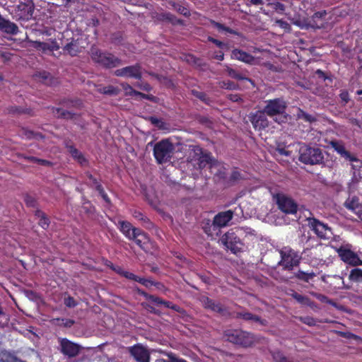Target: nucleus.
<instances>
[{"instance_id":"62","label":"nucleus","mask_w":362,"mask_h":362,"mask_svg":"<svg viewBox=\"0 0 362 362\" xmlns=\"http://www.w3.org/2000/svg\"><path fill=\"white\" fill-rule=\"evenodd\" d=\"M339 98L342 102L346 104L349 101V94L347 90H343L339 94Z\"/></svg>"},{"instance_id":"56","label":"nucleus","mask_w":362,"mask_h":362,"mask_svg":"<svg viewBox=\"0 0 362 362\" xmlns=\"http://www.w3.org/2000/svg\"><path fill=\"white\" fill-rule=\"evenodd\" d=\"M313 296L317 299L319 300L320 302L322 303H329V304H331L332 303V301L331 300L327 297L324 294H321V293H313Z\"/></svg>"},{"instance_id":"44","label":"nucleus","mask_w":362,"mask_h":362,"mask_svg":"<svg viewBox=\"0 0 362 362\" xmlns=\"http://www.w3.org/2000/svg\"><path fill=\"white\" fill-rule=\"evenodd\" d=\"M121 86L123 88V90L125 91V95H130V96H137V94H139V91L134 90L132 86H130L127 83H122Z\"/></svg>"},{"instance_id":"41","label":"nucleus","mask_w":362,"mask_h":362,"mask_svg":"<svg viewBox=\"0 0 362 362\" xmlns=\"http://www.w3.org/2000/svg\"><path fill=\"white\" fill-rule=\"evenodd\" d=\"M291 296L298 303H299L302 305H310L311 300L308 297H307L305 296H303L296 291H293V293L291 294Z\"/></svg>"},{"instance_id":"19","label":"nucleus","mask_w":362,"mask_h":362,"mask_svg":"<svg viewBox=\"0 0 362 362\" xmlns=\"http://www.w3.org/2000/svg\"><path fill=\"white\" fill-rule=\"evenodd\" d=\"M129 352L136 362H150V352L140 344L130 346Z\"/></svg>"},{"instance_id":"12","label":"nucleus","mask_w":362,"mask_h":362,"mask_svg":"<svg viewBox=\"0 0 362 362\" xmlns=\"http://www.w3.org/2000/svg\"><path fill=\"white\" fill-rule=\"evenodd\" d=\"M265 103L263 110L270 117L284 113L287 107L286 101L281 98L267 100Z\"/></svg>"},{"instance_id":"48","label":"nucleus","mask_w":362,"mask_h":362,"mask_svg":"<svg viewBox=\"0 0 362 362\" xmlns=\"http://www.w3.org/2000/svg\"><path fill=\"white\" fill-rule=\"evenodd\" d=\"M299 319L301 322L308 326H315L317 322V320L316 319L310 316L300 317Z\"/></svg>"},{"instance_id":"45","label":"nucleus","mask_w":362,"mask_h":362,"mask_svg":"<svg viewBox=\"0 0 362 362\" xmlns=\"http://www.w3.org/2000/svg\"><path fill=\"white\" fill-rule=\"evenodd\" d=\"M24 202H25L26 206L28 207H33V208L37 207V199L34 197H33L28 194H26L24 196Z\"/></svg>"},{"instance_id":"16","label":"nucleus","mask_w":362,"mask_h":362,"mask_svg":"<svg viewBox=\"0 0 362 362\" xmlns=\"http://www.w3.org/2000/svg\"><path fill=\"white\" fill-rule=\"evenodd\" d=\"M142 67L139 63L127 66L115 71L114 74L118 77L132 78L141 80L142 78Z\"/></svg>"},{"instance_id":"1","label":"nucleus","mask_w":362,"mask_h":362,"mask_svg":"<svg viewBox=\"0 0 362 362\" xmlns=\"http://www.w3.org/2000/svg\"><path fill=\"white\" fill-rule=\"evenodd\" d=\"M89 54L95 64L105 69L116 68L122 64L121 59L110 52L101 50L95 45L91 46Z\"/></svg>"},{"instance_id":"63","label":"nucleus","mask_w":362,"mask_h":362,"mask_svg":"<svg viewBox=\"0 0 362 362\" xmlns=\"http://www.w3.org/2000/svg\"><path fill=\"white\" fill-rule=\"evenodd\" d=\"M49 45L51 52L59 50L60 48V46L56 39L52 40L50 43H49Z\"/></svg>"},{"instance_id":"8","label":"nucleus","mask_w":362,"mask_h":362,"mask_svg":"<svg viewBox=\"0 0 362 362\" xmlns=\"http://www.w3.org/2000/svg\"><path fill=\"white\" fill-rule=\"evenodd\" d=\"M240 230L230 229L221 238L222 243L233 254L237 255L244 250L245 244L241 240L239 236Z\"/></svg>"},{"instance_id":"53","label":"nucleus","mask_w":362,"mask_h":362,"mask_svg":"<svg viewBox=\"0 0 362 362\" xmlns=\"http://www.w3.org/2000/svg\"><path fill=\"white\" fill-rule=\"evenodd\" d=\"M35 47L37 49H42V51H50L49 45L48 42H40V41H35Z\"/></svg>"},{"instance_id":"21","label":"nucleus","mask_w":362,"mask_h":362,"mask_svg":"<svg viewBox=\"0 0 362 362\" xmlns=\"http://www.w3.org/2000/svg\"><path fill=\"white\" fill-rule=\"evenodd\" d=\"M330 145L338 154L345 159L353 162L358 161V159L354 155H352L349 151L346 150L345 146L341 141H332L330 142Z\"/></svg>"},{"instance_id":"36","label":"nucleus","mask_w":362,"mask_h":362,"mask_svg":"<svg viewBox=\"0 0 362 362\" xmlns=\"http://www.w3.org/2000/svg\"><path fill=\"white\" fill-rule=\"evenodd\" d=\"M52 112L59 118L73 119L75 114L72 112L64 110L60 107H52Z\"/></svg>"},{"instance_id":"57","label":"nucleus","mask_w":362,"mask_h":362,"mask_svg":"<svg viewBox=\"0 0 362 362\" xmlns=\"http://www.w3.org/2000/svg\"><path fill=\"white\" fill-rule=\"evenodd\" d=\"M274 362H281L285 357L282 352L277 351L272 354Z\"/></svg>"},{"instance_id":"20","label":"nucleus","mask_w":362,"mask_h":362,"mask_svg":"<svg viewBox=\"0 0 362 362\" xmlns=\"http://www.w3.org/2000/svg\"><path fill=\"white\" fill-rule=\"evenodd\" d=\"M234 211L231 209L218 212L214 217V225L221 230V228L228 225L229 222L233 219Z\"/></svg>"},{"instance_id":"11","label":"nucleus","mask_w":362,"mask_h":362,"mask_svg":"<svg viewBox=\"0 0 362 362\" xmlns=\"http://www.w3.org/2000/svg\"><path fill=\"white\" fill-rule=\"evenodd\" d=\"M34 4L32 1L21 2L13 7L12 14L18 21H27L33 17Z\"/></svg>"},{"instance_id":"25","label":"nucleus","mask_w":362,"mask_h":362,"mask_svg":"<svg viewBox=\"0 0 362 362\" xmlns=\"http://www.w3.org/2000/svg\"><path fill=\"white\" fill-rule=\"evenodd\" d=\"M66 148L69 153L71 154L73 159L75 160L80 165L87 166L88 165V159L85 157L83 153L77 149L74 146L66 145Z\"/></svg>"},{"instance_id":"60","label":"nucleus","mask_w":362,"mask_h":362,"mask_svg":"<svg viewBox=\"0 0 362 362\" xmlns=\"http://www.w3.org/2000/svg\"><path fill=\"white\" fill-rule=\"evenodd\" d=\"M38 224L44 229H47L49 225V220L46 216H45L40 218Z\"/></svg>"},{"instance_id":"42","label":"nucleus","mask_w":362,"mask_h":362,"mask_svg":"<svg viewBox=\"0 0 362 362\" xmlns=\"http://www.w3.org/2000/svg\"><path fill=\"white\" fill-rule=\"evenodd\" d=\"M99 92L107 95H117L119 93V89L113 86H107L100 88Z\"/></svg>"},{"instance_id":"33","label":"nucleus","mask_w":362,"mask_h":362,"mask_svg":"<svg viewBox=\"0 0 362 362\" xmlns=\"http://www.w3.org/2000/svg\"><path fill=\"white\" fill-rule=\"evenodd\" d=\"M226 71L228 76L233 78H235L238 81H247L253 83V81L250 78L243 75L241 73L238 72L233 68L229 67L228 66H226Z\"/></svg>"},{"instance_id":"61","label":"nucleus","mask_w":362,"mask_h":362,"mask_svg":"<svg viewBox=\"0 0 362 362\" xmlns=\"http://www.w3.org/2000/svg\"><path fill=\"white\" fill-rule=\"evenodd\" d=\"M121 275L127 279L136 281L137 276L134 274L127 272V271H122Z\"/></svg>"},{"instance_id":"10","label":"nucleus","mask_w":362,"mask_h":362,"mask_svg":"<svg viewBox=\"0 0 362 362\" xmlns=\"http://www.w3.org/2000/svg\"><path fill=\"white\" fill-rule=\"evenodd\" d=\"M308 226L320 239H329L332 234L331 228L315 217L307 218Z\"/></svg>"},{"instance_id":"9","label":"nucleus","mask_w":362,"mask_h":362,"mask_svg":"<svg viewBox=\"0 0 362 362\" xmlns=\"http://www.w3.org/2000/svg\"><path fill=\"white\" fill-rule=\"evenodd\" d=\"M273 199L275 201L278 209L286 214H295L298 211L297 203L290 197L284 193L273 194Z\"/></svg>"},{"instance_id":"27","label":"nucleus","mask_w":362,"mask_h":362,"mask_svg":"<svg viewBox=\"0 0 362 362\" xmlns=\"http://www.w3.org/2000/svg\"><path fill=\"white\" fill-rule=\"evenodd\" d=\"M213 223L214 219L212 221L210 219H204L202 221V228L208 236H218L221 233V230Z\"/></svg>"},{"instance_id":"7","label":"nucleus","mask_w":362,"mask_h":362,"mask_svg":"<svg viewBox=\"0 0 362 362\" xmlns=\"http://www.w3.org/2000/svg\"><path fill=\"white\" fill-rule=\"evenodd\" d=\"M174 146L168 139H162L153 147V156L158 164L170 160L174 153Z\"/></svg>"},{"instance_id":"28","label":"nucleus","mask_w":362,"mask_h":362,"mask_svg":"<svg viewBox=\"0 0 362 362\" xmlns=\"http://www.w3.org/2000/svg\"><path fill=\"white\" fill-rule=\"evenodd\" d=\"M62 49L64 53L71 57H76L81 52L78 40L74 38H71V42L64 45Z\"/></svg>"},{"instance_id":"39","label":"nucleus","mask_w":362,"mask_h":362,"mask_svg":"<svg viewBox=\"0 0 362 362\" xmlns=\"http://www.w3.org/2000/svg\"><path fill=\"white\" fill-rule=\"evenodd\" d=\"M243 177V175L242 174L240 173V171H238L237 170V168H234L231 173H230V175L229 176L228 178L226 179V182L229 185H234L235 183H236L238 181L242 180Z\"/></svg>"},{"instance_id":"37","label":"nucleus","mask_w":362,"mask_h":362,"mask_svg":"<svg viewBox=\"0 0 362 362\" xmlns=\"http://www.w3.org/2000/svg\"><path fill=\"white\" fill-rule=\"evenodd\" d=\"M51 322L52 325L66 328L71 327L75 323L74 320L59 317L52 319Z\"/></svg>"},{"instance_id":"34","label":"nucleus","mask_w":362,"mask_h":362,"mask_svg":"<svg viewBox=\"0 0 362 362\" xmlns=\"http://www.w3.org/2000/svg\"><path fill=\"white\" fill-rule=\"evenodd\" d=\"M168 4L178 13L184 16L185 17H189L191 16L189 9L188 8L182 6V4L177 3L175 1H169Z\"/></svg>"},{"instance_id":"55","label":"nucleus","mask_w":362,"mask_h":362,"mask_svg":"<svg viewBox=\"0 0 362 362\" xmlns=\"http://www.w3.org/2000/svg\"><path fill=\"white\" fill-rule=\"evenodd\" d=\"M271 5L272 6L273 8L279 13H282L285 11L284 4L279 1L272 3Z\"/></svg>"},{"instance_id":"22","label":"nucleus","mask_w":362,"mask_h":362,"mask_svg":"<svg viewBox=\"0 0 362 362\" xmlns=\"http://www.w3.org/2000/svg\"><path fill=\"white\" fill-rule=\"evenodd\" d=\"M230 57L232 59L238 60L247 64H253L255 62L254 56L237 48L232 50Z\"/></svg>"},{"instance_id":"47","label":"nucleus","mask_w":362,"mask_h":362,"mask_svg":"<svg viewBox=\"0 0 362 362\" xmlns=\"http://www.w3.org/2000/svg\"><path fill=\"white\" fill-rule=\"evenodd\" d=\"M192 94L197 98L204 102L205 103H209V98L207 97L206 94L204 92L192 90Z\"/></svg>"},{"instance_id":"32","label":"nucleus","mask_w":362,"mask_h":362,"mask_svg":"<svg viewBox=\"0 0 362 362\" xmlns=\"http://www.w3.org/2000/svg\"><path fill=\"white\" fill-rule=\"evenodd\" d=\"M8 112L11 115H22L25 114L30 116H34V112L32 109L27 107H22L21 106L11 105L8 107Z\"/></svg>"},{"instance_id":"26","label":"nucleus","mask_w":362,"mask_h":362,"mask_svg":"<svg viewBox=\"0 0 362 362\" xmlns=\"http://www.w3.org/2000/svg\"><path fill=\"white\" fill-rule=\"evenodd\" d=\"M344 206L357 215L362 214V204L359 202V199L356 196L349 197L344 203Z\"/></svg>"},{"instance_id":"64","label":"nucleus","mask_w":362,"mask_h":362,"mask_svg":"<svg viewBox=\"0 0 362 362\" xmlns=\"http://www.w3.org/2000/svg\"><path fill=\"white\" fill-rule=\"evenodd\" d=\"M169 358L171 360L172 362H188L184 358H178L173 354H168Z\"/></svg>"},{"instance_id":"50","label":"nucleus","mask_w":362,"mask_h":362,"mask_svg":"<svg viewBox=\"0 0 362 362\" xmlns=\"http://www.w3.org/2000/svg\"><path fill=\"white\" fill-rule=\"evenodd\" d=\"M64 303L67 308H75L78 305V303L76 301V300L70 296H68L64 298Z\"/></svg>"},{"instance_id":"38","label":"nucleus","mask_w":362,"mask_h":362,"mask_svg":"<svg viewBox=\"0 0 362 362\" xmlns=\"http://www.w3.org/2000/svg\"><path fill=\"white\" fill-rule=\"evenodd\" d=\"M349 279L351 281L356 283L362 282V269L354 268L352 269L349 275Z\"/></svg>"},{"instance_id":"3","label":"nucleus","mask_w":362,"mask_h":362,"mask_svg":"<svg viewBox=\"0 0 362 362\" xmlns=\"http://www.w3.org/2000/svg\"><path fill=\"white\" fill-rule=\"evenodd\" d=\"M189 149L192 153L190 155L191 161L194 162L197 169L202 170L206 166L212 169L218 165V160L213 157L211 153L204 151L199 145H189Z\"/></svg>"},{"instance_id":"4","label":"nucleus","mask_w":362,"mask_h":362,"mask_svg":"<svg viewBox=\"0 0 362 362\" xmlns=\"http://www.w3.org/2000/svg\"><path fill=\"white\" fill-rule=\"evenodd\" d=\"M224 337L228 341L244 348L251 346L255 341L253 334L239 329L226 330Z\"/></svg>"},{"instance_id":"43","label":"nucleus","mask_w":362,"mask_h":362,"mask_svg":"<svg viewBox=\"0 0 362 362\" xmlns=\"http://www.w3.org/2000/svg\"><path fill=\"white\" fill-rule=\"evenodd\" d=\"M37 76L39 80L46 85H51L52 83L53 78L52 75L47 71L40 72Z\"/></svg>"},{"instance_id":"54","label":"nucleus","mask_w":362,"mask_h":362,"mask_svg":"<svg viewBox=\"0 0 362 362\" xmlns=\"http://www.w3.org/2000/svg\"><path fill=\"white\" fill-rule=\"evenodd\" d=\"M208 41L215 44L218 48L223 49L227 47V45L211 36H209L207 38Z\"/></svg>"},{"instance_id":"13","label":"nucleus","mask_w":362,"mask_h":362,"mask_svg":"<svg viewBox=\"0 0 362 362\" xmlns=\"http://www.w3.org/2000/svg\"><path fill=\"white\" fill-rule=\"evenodd\" d=\"M59 343L60 352L68 358L77 356L81 350V346L79 344L71 341L67 338H59Z\"/></svg>"},{"instance_id":"5","label":"nucleus","mask_w":362,"mask_h":362,"mask_svg":"<svg viewBox=\"0 0 362 362\" xmlns=\"http://www.w3.org/2000/svg\"><path fill=\"white\" fill-rule=\"evenodd\" d=\"M281 259L278 264L284 270L291 271L295 267L299 265L301 260V254L289 246L283 247L279 250Z\"/></svg>"},{"instance_id":"30","label":"nucleus","mask_w":362,"mask_h":362,"mask_svg":"<svg viewBox=\"0 0 362 362\" xmlns=\"http://www.w3.org/2000/svg\"><path fill=\"white\" fill-rule=\"evenodd\" d=\"M158 20L170 23L173 25H183L184 21L177 18L174 14L170 12H163L158 14Z\"/></svg>"},{"instance_id":"15","label":"nucleus","mask_w":362,"mask_h":362,"mask_svg":"<svg viewBox=\"0 0 362 362\" xmlns=\"http://www.w3.org/2000/svg\"><path fill=\"white\" fill-rule=\"evenodd\" d=\"M138 292H139V293H140L141 295L144 296L146 300L153 303L154 305H156L157 306L163 305L164 307H165L167 308L172 309V310H173L179 313H181V314H184L185 313V310L182 308H181L180 306H179L176 304H174L171 301L165 300L160 297H158L154 295L148 294L146 292L141 291L140 289H138Z\"/></svg>"},{"instance_id":"23","label":"nucleus","mask_w":362,"mask_h":362,"mask_svg":"<svg viewBox=\"0 0 362 362\" xmlns=\"http://www.w3.org/2000/svg\"><path fill=\"white\" fill-rule=\"evenodd\" d=\"M202 303L204 308L211 310L221 315H225L226 309L220 303H216L207 296L202 297Z\"/></svg>"},{"instance_id":"51","label":"nucleus","mask_w":362,"mask_h":362,"mask_svg":"<svg viewBox=\"0 0 362 362\" xmlns=\"http://www.w3.org/2000/svg\"><path fill=\"white\" fill-rule=\"evenodd\" d=\"M85 175L92 182L90 187H94L96 189L98 185H102L100 180L95 178L90 172H86Z\"/></svg>"},{"instance_id":"59","label":"nucleus","mask_w":362,"mask_h":362,"mask_svg":"<svg viewBox=\"0 0 362 362\" xmlns=\"http://www.w3.org/2000/svg\"><path fill=\"white\" fill-rule=\"evenodd\" d=\"M142 222V225L147 229H151L153 228V223L150 221V219L144 215L143 218L141 220Z\"/></svg>"},{"instance_id":"17","label":"nucleus","mask_w":362,"mask_h":362,"mask_svg":"<svg viewBox=\"0 0 362 362\" xmlns=\"http://www.w3.org/2000/svg\"><path fill=\"white\" fill-rule=\"evenodd\" d=\"M337 252L344 262L353 267L362 265V260L358 255L351 249L341 246L337 250Z\"/></svg>"},{"instance_id":"58","label":"nucleus","mask_w":362,"mask_h":362,"mask_svg":"<svg viewBox=\"0 0 362 362\" xmlns=\"http://www.w3.org/2000/svg\"><path fill=\"white\" fill-rule=\"evenodd\" d=\"M38 31L41 35L51 36L54 33L55 30L52 28L45 27L42 29H40Z\"/></svg>"},{"instance_id":"29","label":"nucleus","mask_w":362,"mask_h":362,"mask_svg":"<svg viewBox=\"0 0 362 362\" xmlns=\"http://www.w3.org/2000/svg\"><path fill=\"white\" fill-rule=\"evenodd\" d=\"M0 30L9 35H16L18 33L17 25L8 20L3 18L0 23Z\"/></svg>"},{"instance_id":"35","label":"nucleus","mask_w":362,"mask_h":362,"mask_svg":"<svg viewBox=\"0 0 362 362\" xmlns=\"http://www.w3.org/2000/svg\"><path fill=\"white\" fill-rule=\"evenodd\" d=\"M315 274L312 272H305L302 270H298L296 273H295L294 276L303 282L308 283L310 280L315 277Z\"/></svg>"},{"instance_id":"6","label":"nucleus","mask_w":362,"mask_h":362,"mask_svg":"<svg viewBox=\"0 0 362 362\" xmlns=\"http://www.w3.org/2000/svg\"><path fill=\"white\" fill-rule=\"evenodd\" d=\"M299 160L305 164H322L324 163V155L319 148L303 145L299 149Z\"/></svg>"},{"instance_id":"49","label":"nucleus","mask_w":362,"mask_h":362,"mask_svg":"<svg viewBox=\"0 0 362 362\" xmlns=\"http://www.w3.org/2000/svg\"><path fill=\"white\" fill-rule=\"evenodd\" d=\"M150 121L154 126H156L158 129H165V123L161 119L157 118L156 117H151Z\"/></svg>"},{"instance_id":"46","label":"nucleus","mask_w":362,"mask_h":362,"mask_svg":"<svg viewBox=\"0 0 362 362\" xmlns=\"http://www.w3.org/2000/svg\"><path fill=\"white\" fill-rule=\"evenodd\" d=\"M220 87L227 90H235L238 86L231 81H223L220 82Z\"/></svg>"},{"instance_id":"14","label":"nucleus","mask_w":362,"mask_h":362,"mask_svg":"<svg viewBox=\"0 0 362 362\" xmlns=\"http://www.w3.org/2000/svg\"><path fill=\"white\" fill-rule=\"evenodd\" d=\"M138 292H139V293H140L141 295L144 296L146 300L153 303L154 305H156L157 306L163 305L164 307H165L167 308L172 309V310H173L179 313H181V314H184L185 313V310L182 308H181L180 306H179L176 304H174L171 301L165 300L160 297H158L154 295L148 294L146 292L141 291L140 289H138Z\"/></svg>"},{"instance_id":"24","label":"nucleus","mask_w":362,"mask_h":362,"mask_svg":"<svg viewBox=\"0 0 362 362\" xmlns=\"http://www.w3.org/2000/svg\"><path fill=\"white\" fill-rule=\"evenodd\" d=\"M232 317L235 319H242L247 322H253L260 325H264V320L259 316L246 310L234 312L232 313Z\"/></svg>"},{"instance_id":"18","label":"nucleus","mask_w":362,"mask_h":362,"mask_svg":"<svg viewBox=\"0 0 362 362\" xmlns=\"http://www.w3.org/2000/svg\"><path fill=\"white\" fill-rule=\"evenodd\" d=\"M267 115L264 110H257L250 114V121L255 130L262 131L268 127L269 121Z\"/></svg>"},{"instance_id":"2","label":"nucleus","mask_w":362,"mask_h":362,"mask_svg":"<svg viewBox=\"0 0 362 362\" xmlns=\"http://www.w3.org/2000/svg\"><path fill=\"white\" fill-rule=\"evenodd\" d=\"M117 226L120 232L127 239L134 241L141 249L144 250L145 245L149 242L147 233L139 228L134 227L127 221H119Z\"/></svg>"},{"instance_id":"40","label":"nucleus","mask_w":362,"mask_h":362,"mask_svg":"<svg viewBox=\"0 0 362 362\" xmlns=\"http://www.w3.org/2000/svg\"><path fill=\"white\" fill-rule=\"evenodd\" d=\"M214 168H217L216 172L214 173V175L217 177L219 180L226 181L227 179V173H226V168L225 166L221 165L218 161V165L216 166H214Z\"/></svg>"},{"instance_id":"31","label":"nucleus","mask_w":362,"mask_h":362,"mask_svg":"<svg viewBox=\"0 0 362 362\" xmlns=\"http://www.w3.org/2000/svg\"><path fill=\"white\" fill-rule=\"evenodd\" d=\"M19 136L21 138H23V139H25L28 140H30V139L40 140V139H44V136L41 133L36 132H34L32 130H29L25 127L21 128V129L19 132Z\"/></svg>"},{"instance_id":"52","label":"nucleus","mask_w":362,"mask_h":362,"mask_svg":"<svg viewBox=\"0 0 362 362\" xmlns=\"http://www.w3.org/2000/svg\"><path fill=\"white\" fill-rule=\"evenodd\" d=\"M192 66L199 69H204L207 66V64L202 59L196 57Z\"/></svg>"}]
</instances>
